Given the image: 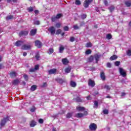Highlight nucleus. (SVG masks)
I'll list each match as a JSON object with an SVG mask.
<instances>
[{"label": "nucleus", "instance_id": "393cba45", "mask_svg": "<svg viewBox=\"0 0 131 131\" xmlns=\"http://www.w3.org/2000/svg\"><path fill=\"white\" fill-rule=\"evenodd\" d=\"M76 109L78 111H84L85 110V108L84 107H81V106H77L76 107Z\"/></svg>", "mask_w": 131, "mask_h": 131}, {"label": "nucleus", "instance_id": "9b49d317", "mask_svg": "<svg viewBox=\"0 0 131 131\" xmlns=\"http://www.w3.org/2000/svg\"><path fill=\"white\" fill-rule=\"evenodd\" d=\"M101 56L102 55L99 54V53H96L94 55V58L95 59L96 63H98L99 60H100V58H101Z\"/></svg>", "mask_w": 131, "mask_h": 131}, {"label": "nucleus", "instance_id": "20e7f679", "mask_svg": "<svg viewBox=\"0 0 131 131\" xmlns=\"http://www.w3.org/2000/svg\"><path fill=\"white\" fill-rule=\"evenodd\" d=\"M48 31L51 35H55L56 33V28L54 26H51L48 29Z\"/></svg>", "mask_w": 131, "mask_h": 131}, {"label": "nucleus", "instance_id": "864d4df0", "mask_svg": "<svg viewBox=\"0 0 131 131\" xmlns=\"http://www.w3.org/2000/svg\"><path fill=\"white\" fill-rule=\"evenodd\" d=\"M63 30L64 31H69V27L68 26H66L63 27Z\"/></svg>", "mask_w": 131, "mask_h": 131}, {"label": "nucleus", "instance_id": "4d7b16f0", "mask_svg": "<svg viewBox=\"0 0 131 131\" xmlns=\"http://www.w3.org/2000/svg\"><path fill=\"white\" fill-rule=\"evenodd\" d=\"M38 122L40 124H42V123H43V119H38Z\"/></svg>", "mask_w": 131, "mask_h": 131}, {"label": "nucleus", "instance_id": "a19ab883", "mask_svg": "<svg viewBox=\"0 0 131 131\" xmlns=\"http://www.w3.org/2000/svg\"><path fill=\"white\" fill-rule=\"evenodd\" d=\"M86 18V14H83L81 15V19L84 20Z\"/></svg>", "mask_w": 131, "mask_h": 131}, {"label": "nucleus", "instance_id": "a878e982", "mask_svg": "<svg viewBox=\"0 0 131 131\" xmlns=\"http://www.w3.org/2000/svg\"><path fill=\"white\" fill-rule=\"evenodd\" d=\"M37 86L36 85H33L31 86L30 90L32 91V92H34V91H36Z\"/></svg>", "mask_w": 131, "mask_h": 131}, {"label": "nucleus", "instance_id": "4c0bfd02", "mask_svg": "<svg viewBox=\"0 0 131 131\" xmlns=\"http://www.w3.org/2000/svg\"><path fill=\"white\" fill-rule=\"evenodd\" d=\"M35 110H36V107L34 106H32V107L30 109V111L32 112V113L35 112Z\"/></svg>", "mask_w": 131, "mask_h": 131}, {"label": "nucleus", "instance_id": "f8f14e48", "mask_svg": "<svg viewBox=\"0 0 131 131\" xmlns=\"http://www.w3.org/2000/svg\"><path fill=\"white\" fill-rule=\"evenodd\" d=\"M22 50H31V45H24L21 47Z\"/></svg>", "mask_w": 131, "mask_h": 131}, {"label": "nucleus", "instance_id": "412c9836", "mask_svg": "<svg viewBox=\"0 0 131 131\" xmlns=\"http://www.w3.org/2000/svg\"><path fill=\"white\" fill-rule=\"evenodd\" d=\"M55 80L56 81H57V82L58 83H60L61 84H62V83H63V82H64V80H63V79L60 78H58L56 79Z\"/></svg>", "mask_w": 131, "mask_h": 131}, {"label": "nucleus", "instance_id": "f3484780", "mask_svg": "<svg viewBox=\"0 0 131 131\" xmlns=\"http://www.w3.org/2000/svg\"><path fill=\"white\" fill-rule=\"evenodd\" d=\"M75 117L77 118H82V117H83V114L81 113H77L75 114Z\"/></svg>", "mask_w": 131, "mask_h": 131}, {"label": "nucleus", "instance_id": "de8ad7c7", "mask_svg": "<svg viewBox=\"0 0 131 131\" xmlns=\"http://www.w3.org/2000/svg\"><path fill=\"white\" fill-rule=\"evenodd\" d=\"M40 57V56H39V53H37L35 56V58H36V59L38 61V60H39V58Z\"/></svg>", "mask_w": 131, "mask_h": 131}, {"label": "nucleus", "instance_id": "bf43d9fd", "mask_svg": "<svg viewBox=\"0 0 131 131\" xmlns=\"http://www.w3.org/2000/svg\"><path fill=\"white\" fill-rule=\"evenodd\" d=\"M34 24H35V25H39V24H40L39 20H36V21H35L34 23Z\"/></svg>", "mask_w": 131, "mask_h": 131}, {"label": "nucleus", "instance_id": "0e129e2a", "mask_svg": "<svg viewBox=\"0 0 131 131\" xmlns=\"http://www.w3.org/2000/svg\"><path fill=\"white\" fill-rule=\"evenodd\" d=\"M126 95V94H125V93H124V92H122L121 96V97H124Z\"/></svg>", "mask_w": 131, "mask_h": 131}, {"label": "nucleus", "instance_id": "e2e57ef3", "mask_svg": "<svg viewBox=\"0 0 131 131\" xmlns=\"http://www.w3.org/2000/svg\"><path fill=\"white\" fill-rule=\"evenodd\" d=\"M73 28L74 29H79V28L78 27V26H77V25H74L73 26Z\"/></svg>", "mask_w": 131, "mask_h": 131}, {"label": "nucleus", "instance_id": "5701e85b", "mask_svg": "<svg viewBox=\"0 0 131 131\" xmlns=\"http://www.w3.org/2000/svg\"><path fill=\"white\" fill-rule=\"evenodd\" d=\"M125 5L127 7H131V1L128 0L127 1L125 2Z\"/></svg>", "mask_w": 131, "mask_h": 131}, {"label": "nucleus", "instance_id": "423d86ee", "mask_svg": "<svg viewBox=\"0 0 131 131\" xmlns=\"http://www.w3.org/2000/svg\"><path fill=\"white\" fill-rule=\"evenodd\" d=\"M35 46L37 47L38 49H40L42 47V43L39 40H36L35 41Z\"/></svg>", "mask_w": 131, "mask_h": 131}, {"label": "nucleus", "instance_id": "6e6d98bb", "mask_svg": "<svg viewBox=\"0 0 131 131\" xmlns=\"http://www.w3.org/2000/svg\"><path fill=\"white\" fill-rule=\"evenodd\" d=\"M75 40V38H74V37L72 36L70 37V41L71 42H73V41H74Z\"/></svg>", "mask_w": 131, "mask_h": 131}, {"label": "nucleus", "instance_id": "2eb2a0df", "mask_svg": "<svg viewBox=\"0 0 131 131\" xmlns=\"http://www.w3.org/2000/svg\"><path fill=\"white\" fill-rule=\"evenodd\" d=\"M36 124L37 123L34 120H32L30 123V127H34Z\"/></svg>", "mask_w": 131, "mask_h": 131}, {"label": "nucleus", "instance_id": "79ce46f5", "mask_svg": "<svg viewBox=\"0 0 131 131\" xmlns=\"http://www.w3.org/2000/svg\"><path fill=\"white\" fill-rule=\"evenodd\" d=\"M23 77L24 78L26 81H28V79H29V78L28 77V75H27V74L24 75Z\"/></svg>", "mask_w": 131, "mask_h": 131}, {"label": "nucleus", "instance_id": "9d476101", "mask_svg": "<svg viewBox=\"0 0 131 131\" xmlns=\"http://www.w3.org/2000/svg\"><path fill=\"white\" fill-rule=\"evenodd\" d=\"M18 35L20 37L23 36L24 35L26 36V35H28V31H21L19 33Z\"/></svg>", "mask_w": 131, "mask_h": 131}, {"label": "nucleus", "instance_id": "cd10ccee", "mask_svg": "<svg viewBox=\"0 0 131 131\" xmlns=\"http://www.w3.org/2000/svg\"><path fill=\"white\" fill-rule=\"evenodd\" d=\"M75 100H76V102H77V103H80L82 102V100H81V98H80V97H79V96H77L75 98Z\"/></svg>", "mask_w": 131, "mask_h": 131}, {"label": "nucleus", "instance_id": "a211bd4d", "mask_svg": "<svg viewBox=\"0 0 131 131\" xmlns=\"http://www.w3.org/2000/svg\"><path fill=\"white\" fill-rule=\"evenodd\" d=\"M61 61H62V64H63V65H67V64H68V63H69V61L66 58L62 59Z\"/></svg>", "mask_w": 131, "mask_h": 131}, {"label": "nucleus", "instance_id": "1a4fd4ad", "mask_svg": "<svg viewBox=\"0 0 131 131\" xmlns=\"http://www.w3.org/2000/svg\"><path fill=\"white\" fill-rule=\"evenodd\" d=\"M89 128L90 130H96V129H97V124L94 123H92L89 125Z\"/></svg>", "mask_w": 131, "mask_h": 131}, {"label": "nucleus", "instance_id": "052dcab7", "mask_svg": "<svg viewBox=\"0 0 131 131\" xmlns=\"http://www.w3.org/2000/svg\"><path fill=\"white\" fill-rule=\"evenodd\" d=\"M35 15H38L39 11L38 10H34Z\"/></svg>", "mask_w": 131, "mask_h": 131}, {"label": "nucleus", "instance_id": "c85d7f7f", "mask_svg": "<svg viewBox=\"0 0 131 131\" xmlns=\"http://www.w3.org/2000/svg\"><path fill=\"white\" fill-rule=\"evenodd\" d=\"M70 84L72 88H75L76 86V83L73 81H71Z\"/></svg>", "mask_w": 131, "mask_h": 131}, {"label": "nucleus", "instance_id": "f03ea898", "mask_svg": "<svg viewBox=\"0 0 131 131\" xmlns=\"http://www.w3.org/2000/svg\"><path fill=\"white\" fill-rule=\"evenodd\" d=\"M10 120V117L9 116H7L6 117L4 118L1 120L0 125L1 126H5L6 123L8 122Z\"/></svg>", "mask_w": 131, "mask_h": 131}, {"label": "nucleus", "instance_id": "13d9d810", "mask_svg": "<svg viewBox=\"0 0 131 131\" xmlns=\"http://www.w3.org/2000/svg\"><path fill=\"white\" fill-rule=\"evenodd\" d=\"M115 66H119V65H120V61H116L115 62Z\"/></svg>", "mask_w": 131, "mask_h": 131}, {"label": "nucleus", "instance_id": "338daca9", "mask_svg": "<svg viewBox=\"0 0 131 131\" xmlns=\"http://www.w3.org/2000/svg\"><path fill=\"white\" fill-rule=\"evenodd\" d=\"M86 99H87V100H91L92 99V98H91V96L90 95L86 97Z\"/></svg>", "mask_w": 131, "mask_h": 131}, {"label": "nucleus", "instance_id": "72a5a7b5", "mask_svg": "<svg viewBox=\"0 0 131 131\" xmlns=\"http://www.w3.org/2000/svg\"><path fill=\"white\" fill-rule=\"evenodd\" d=\"M19 82H20V81H19V80L15 79L13 81V83L14 85H17V84H18Z\"/></svg>", "mask_w": 131, "mask_h": 131}, {"label": "nucleus", "instance_id": "dca6fc26", "mask_svg": "<svg viewBox=\"0 0 131 131\" xmlns=\"http://www.w3.org/2000/svg\"><path fill=\"white\" fill-rule=\"evenodd\" d=\"M23 45V41L18 40L15 43L16 47H21Z\"/></svg>", "mask_w": 131, "mask_h": 131}, {"label": "nucleus", "instance_id": "e433bc0d", "mask_svg": "<svg viewBox=\"0 0 131 131\" xmlns=\"http://www.w3.org/2000/svg\"><path fill=\"white\" fill-rule=\"evenodd\" d=\"M75 5H76V6H80L81 5V2L79 0H76Z\"/></svg>", "mask_w": 131, "mask_h": 131}, {"label": "nucleus", "instance_id": "0eeeda50", "mask_svg": "<svg viewBox=\"0 0 131 131\" xmlns=\"http://www.w3.org/2000/svg\"><path fill=\"white\" fill-rule=\"evenodd\" d=\"M119 70L120 75H121L123 77H125L126 76V72L124 71V70H123V69L120 68Z\"/></svg>", "mask_w": 131, "mask_h": 131}, {"label": "nucleus", "instance_id": "a18cd8bd", "mask_svg": "<svg viewBox=\"0 0 131 131\" xmlns=\"http://www.w3.org/2000/svg\"><path fill=\"white\" fill-rule=\"evenodd\" d=\"M53 53H54V49L53 48H50L49 49V55H51V54H53Z\"/></svg>", "mask_w": 131, "mask_h": 131}, {"label": "nucleus", "instance_id": "8fccbe9b", "mask_svg": "<svg viewBox=\"0 0 131 131\" xmlns=\"http://www.w3.org/2000/svg\"><path fill=\"white\" fill-rule=\"evenodd\" d=\"M94 105L95 106V108H98V107L99 106V102H98V101H95L94 102Z\"/></svg>", "mask_w": 131, "mask_h": 131}, {"label": "nucleus", "instance_id": "c9c22d12", "mask_svg": "<svg viewBox=\"0 0 131 131\" xmlns=\"http://www.w3.org/2000/svg\"><path fill=\"white\" fill-rule=\"evenodd\" d=\"M71 71V69L70 68H67L65 69V73H69Z\"/></svg>", "mask_w": 131, "mask_h": 131}, {"label": "nucleus", "instance_id": "6ab92c4d", "mask_svg": "<svg viewBox=\"0 0 131 131\" xmlns=\"http://www.w3.org/2000/svg\"><path fill=\"white\" fill-rule=\"evenodd\" d=\"M108 9L109 10L110 13H113L114 10H115V6L112 5L108 8Z\"/></svg>", "mask_w": 131, "mask_h": 131}, {"label": "nucleus", "instance_id": "3c124183", "mask_svg": "<svg viewBox=\"0 0 131 131\" xmlns=\"http://www.w3.org/2000/svg\"><path fill=\"white\" fill-rule=\"evenodd\" d=\"M126 54L127 56H129L130 57L131 56V49L128 50L126 52Z\"/></svg>", "mask_w": 131, "mask_h": 131}, {"label": "nucleus", "instance_id": "b1692460", "mask_svg": "<svg viewBox=\"0 0 131 131\" xmlns=\"http://www.w3.org/2000/svg\"><path fill=\"white\" fill-rule=\"evenodd\" d=\"M93 61H94V56L93 55H91L88 58V62L92 63Z\"/></svg>", "mask_w": 131, "mask_h": 131}, {"label": "nucleus", "instance_id": "ea45409f", "mask_svg": "<svg viewBox=\"0 0 131 131\" xmlns=\"http://www.w3.org/2000/svg\"><path fill=\"white\" fill-rule=\"evenodd\" d=\"M102 2H103V4H104V5L106 7L108 6L109 4L108 3V1H107V0H102Z\"/></svg>", "mask_w": 131, "mask_h": 131}, {"label": "nucleus", "instance_id": "69168bd1", "mask_svg": "<svg viewBox=\"0 0 131 131\" xmlns=\"http://www.w3.org/2000/svg\"><path fill=\"white\" fill-rule=\"evenodd\" d=\"M4 68V66L3 65V63L0 64V70L1 69H3Z\"/></svg>", "mask_w": 131, "mask_h": 131}, {"label": "nucleus", "instance_id": "ddd939ff", "mask_svg": "<svg viewBox=\"0 0 131 131\" xmlns=\"http://www.w3.org/2000/svg\"><path fill=\"white\" fill-rule=\"evenodd\" d=\"M37 32V29H32L30 32V35H31V36H34V35L36 34Z\"/></svg>", "mask_w": 131, "mask_h": 131}, {"label": "nucleus", "instance_id": "49530a36", "mask_svg": "<svg viewBox=\"0 0 131 131\" xmlns=\"http://www.w3.org/2000/svg\"><path fill=\"white\" fill-rule=\"evenodd\" d=\"M106 38L107 39H111L112 38V35L111 34H107L106 35Z\"/></svg>", "mask_w": 131, "mask_h": 131}, {"label": "nucleus", "instance_id": "2f4dec72", "mask_svg": "<svg viewBox=\"0 0 131 131\" xmlns=\"http://www.w3.org/2000/svg\"><path fill=\"white\" fill-rule=\"evenodd\" d=\"M65 50V48L62 45L59 47V53H63V51Z\"/></svg>", "mask_w": 131, "mask_h": 131}, {"label": "nucleus", "instance_id": "5fc2aeb1", "mask_svg": "<svg viewBox=\"0 0 131 131\" xmlns=\"http://www.w3.org/2000/svg\"><path fill=\"white\" fill-rule=\"evenodd\" d=\"M106 67L107 68H111V67H112V65L110 62H107L106 64Z\"/></svg>", "mask_w": 131, "mask_h": 131}, {"label": "nucleus", "instance_id": "aec40b11", "mask_svg": "<svg viewBox=\"0 0 131 131\" xmlns=\"http://www.w3.org/2000/svg\"><path fill=\"white\" fill-rule=\"evenodd\" d=\"M100 77L102 80H106V76H105V73L104 72H101L100 73Z\"/></svg>", "mask_w": 131, "mask_h": 131}, {"label": "nucleus", "instance_id": "39448f33", "mask_svg": "<svg viewBox=\"0 0 131 131\" xmlns=\"http://www.w3.org/2000/svg\"><path fill=\"white\" fill-rule=\"evenodd\" d=\"M93 2H94V0H85L83 3L84 8H89V6H90Z\"/></svg>", "mask_w": 131, "mask_h": 131}, {"label": "nucleus", "instance_id": "c756f323", "mask_svg": "<svg viewBox=\"0 0 131 131\" xmlns=\"http://www.w3.org/2000/svg\"><path fill=\"white\" fill-rule=\"evenodd\" d=\"M72 115H73V113H69L67 114L66 117L67 118H71Z\"/></svg>", "mask_w": 131, "mask_h": 131}, {"label": "nucleus", "instance_id": "774afa93", "mask_svg": "<svg viewBox=\"0 0 131 131\" xmlns=\"http://www.w3.org/2000/svg\"><path fill=\"white\" fill-rule=\"evenodd\" d=\"M23 56L24 57H26L27 56V52H24L23 53Z\"/></svg>", "mask_w": 131, "mask_h": 131}, {"label": "nucleus", "instance_id": "58836bf2", "mask_svg": "<svg viewBox=\"0 0 131 131\" xmlns=\"http://www.w3.org/2000/svg\"><path fill=\"white\" fill-rule=\"evenodd\" d=\"M14 18L13 15H8L6 17V20H11Z\"/></svg>", "mask_w": 131, "mask_h": 131}, {"label": "nucleus", "instance_id": "7ed1b4c3", "mask_svg": "<svg viewBox=\"0 0 131 131\" xmlns=\"http://www.w3.org/2000/svg\"><path fill=\"white\" fill-rule=\"evenodd\" d=\"M37 70H39V64L35 65L34 68H30L29 70V72L30 73H33L34 72H35V71H37Z\"/></svg>", "mask_w": 131, "mask_h": 131}, {"label": "nucleus", "instance_id": "6e6552de", "mask_svg": "<svg viewBox=\"0 0 131 131\" xmlns=\"http://www.w3.org/2000/svg\"><path fill=\"white\" fill-rule=\"evenodd\" d=\"M88 85L91 86V88H94L96 85V83L95 81L92 79H89L88 81Z\"/></svg>", "mask_w": 131, "mask_h": 131}, {"label": "nucleus", "instance_id": "bb28decb", "mask_svg": "<svg viewBox=\"0 0 131 131\" xmlns=\"http://www.w3.org/2000/svg\"><path fill=\"white\" fill-rule=\"evenodd\" d=\"M117 58H118L117 55H114L110 57V59L111 60V61H113V60H116Z\"/></svg>", "mask_w": 131, "mask_h": 131}, {"label": "nucleus", "instance_id": "7c9ffc66", "mask_svg": "<svg viewBox=\"0 0 131 131\" xmlns=\"http://www.w3.org/2000/svg\"><path fill=\"white\" fill-rule=\"evenodd\" d=\"M93 45L91 42H88L85 44V48H92Z\"/></svg>", "mask_w": 131, "mask_h": 131}, {"label": "nucleus", "instance_id": "680f3d73", "mask_svg": "<svg viewBox=\"0 0 131 131\" xmlns=\"http://www.w3.org/2000/svg\"><path fill=\"white\" fill-rule=\"evenodd\" d=\"M83 114V116H86V115H88V114H89V113H88V111H85Z\"/></svg>", "mask_w": 131, "mask_h": 131}, {"label": "nucleus", "instance_id": "473e14b6", "mask_svg": "<svg viewBox=\"0 0 131 131\" xmlns=\"http://www.w3.org/2000/svg\"><path fill=\"white\" fill-rule=\"evenodd\" d=\"M61 33H62V30L59 29L57 30L55 34L56 35H59V34H61Z\"/></svg>", "mask_w": 131, "mask_h": 131}, {"label": "nucleus", "instance_id": "4be33fe9", "mask_svg": "<svg viewBox=\"0 0 131 131\" xmlns=\"http://www.w3.org/2000/svg\"><path fill=\"white\" fill-rule=\"evenodd\" d=\"M10 75L11 78H14V77H16V76H17V75H16V72H11L10 73Z\"/></svg>", "mask_w": 131, "mask_h": 131}, {"label": "nucleus", "instance_id": "4468645a", "mask_svg": "<svg viewBox=\"0 0 131 131\" xmlns=\"http://www.w3.org/2000/svg\"><path fill=\"white\" fill-rule=\"evenodd\" d=\"M49 74H56L57 73V69H52L48 71Z\"/></svg>", "mask_w": 131, "mask_h": 131}, {"label": "nucleus", "instance_id": "f257e3e1", "mask_svg": "<svg viewBox=\"0 0 131 131\" xmlns=\"http://www.w3.org/2000/svg\"><path fill=\"white\" fill-rule=\"evenodd\" d=\"M62 17H63V14L58 13L56 16H53L51 17V21L52 22H56L57 20H59V19L62 18Z\"/></svg>", "mask_w": 131, "mask_h": 131}, {"label": "nucleus", "instance_id": "37998d69", "mask_svg": "<svg viewBox=\"0 0 131 131\" xmlns=\"http://www.w3.org/2000/svg\"><path fill=\"white\" fill-rule=\"evenodd\" d=\"M61 25H62L61 24V23H56V25H55V27H56V28H60V27H61Z\"/></svg>", "mask_w": 131, "mask_h": 131}, {"label": "nucleus", "instance_id": "f704fd0d", "mask_svg": "<svg viewBox=\"0 0 131 131\" xmlns=\"http://www.w3.org/2000/svg\"><path fill=\"white\" fill-rule=\"evenodd\" d=\"M85 54L86 55H91V54H92V50L91 49L87 50L85 51Z\"/></svg>", "mask_w": 131, "mask_h": 131}, {"label": "nucleus", "instance_id": "603ef678", "mask_svg": "<svg viewBox=\"0 0 131 131\" xmlns=\"http://www.w3.org/2000/svg\"><path fill=\"white\" fill-rule=\"evenodd\" d=\"M103 113L105 115L108 114L109 111H108V110L105 109L103 111Z\"/></svg>", "mask_w": 131, "mask_h": 131}, {"label": "nucleus", "instance_id": "c03bdc74", "mask_svg": "<svg viewBox=\"0 0 131 131\" xmlns=\"http://www.w3.org/2000/svg\"><path fill=\"white\" fill-rule=\"evenodd\" d=\"M28 11L29 12V13H31V12H33V7H30L28 8Z\"/></svg>", "mask_w": 131, "mask_h": 131}, {"label": "nucleus", "instance_id": "09e8293b", "mask_svg": "<svg viewBox=\"0 0 131 131\" xmlns=\"http://www.w3.org/2000/svg\"><path fill=\"white\" fill-rule=\"evenodd\" d=\"M104 89L107 90V91H110V90H111V87H110V86H109L108 85H105L104 86Z\"/></svg>", "mask_w": 131, "mask_h": 131}]
</instances>
